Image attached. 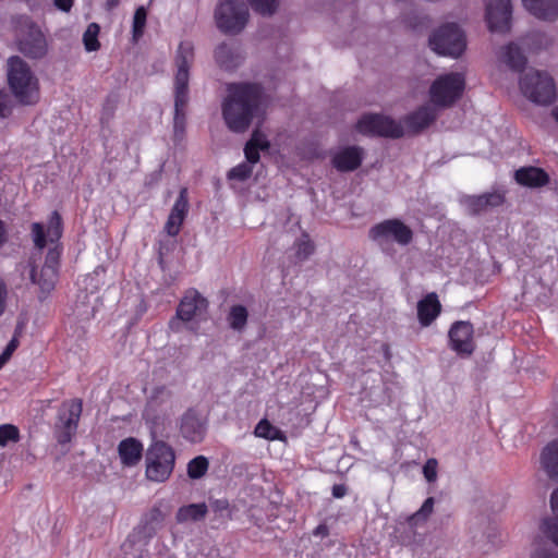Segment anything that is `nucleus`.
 <instances>
[{
  "label": "nucleus",
  "instance_id": "f257e3e1",
  "mask_svg": "<svg viewBox=\"0 0 558 558\" xmlns=\"http://www.w3.org/2000/svg\"><path fill=\"white\" fill-rule=\"evenodd\" d=\"M265 95L259 84H228L227 95L221 104L226 125L234 133H244L253 119L263 113Z\"/></svg>",
  "mask_w": 558,
  "mask_h": 558
},
{
  "label": "nucleus",
  "instance_id": "f03ea898",
  "mask_svg": "<svg viewBox=\"0 0 558 558\" xmlns=\"http://www.w3.org/2000/svg\"><path fill=\"white\" fill-rule=\"evenodd\" d=\"M194 63V46L190 41L180 43L174 57V117L173 131L177 138L185 133V108L189 102L190 69Z\"/></svg>",
  "mask_w": 558,
  "mask_h": 558
},
{
  "label": "nucleus",
  "instance_id": "7ed1b4c3",
  "mask_svg": "<svg viewBox=\"0 0 558 558\" xmlns=\"http://www.w3.org/2000/svg\"><path fill=\"white\" fill-rule=\"evenodd\" d=\"M7 74L9 87L21 105L33 106L39 101V81L24 60L17 56L11 57Z\"/></svg>",
  "mask_w": 558,
  "mask_h": 558
},
{
  "label": "nucleus",
  "instance_id": "20e7f679",
  "mask_svg": "<svg viewBox=\"0 0 558 558\" xmlns=\"http://www.w3.org/2000/svg\"><path fill=\"white\" fill-rule=\"evenodd\" d=\"M522 95L538 106H549L557 99V88L553 76L535 69L525 71L519 81Z\"/></svg>",
  "mask_w": 558,
  "mask_h": 558
},
{
  "label": "nucleus",
  "instance_id": "39448f33",
  "mask_svg": "<svg viewBox=\"0 0 558 558\" xmlns=\"http://www.w3.org/2000/svg\"><path fill=\"white\" fill-rule=\"evenodd\" d=\"M146 478L156 482H166L173 472L175 452L173 448L162 440L153 441L145 456Z\"/></svg>",
  "mask_w": 558,
  "mask_h": 558
},
{
  "label": "nucleus",
  "instance_id": "423d86ee",
  "mask_svg": "<svg viewBox=\"0 0 558 558\" xmlns=\"http://www.w3.org/2000/svg\"><path fill=\"white\" fill-rule=\"evenodd\" d=\"M248 17V9L243 0H221L215 9L216 25L225 34L241 33Z\"/></svg>",
  "mask_w": 558,
  "mask_h": 558
},
{
  "label": "nucleus",
  "instance_id": "0eeeda50",
  "mask_svg": "<svg viewBox=\"0 0 558 558\" xmlns=\"http://www.w3.org/2000/svg\"><path fill=\"white\" fill-rule=\"evenodd\" d=\"M464 87L465 78L461 73L439 75L430 85V101L437 107H450L462 96Z\"/></svg>",
  "mask_w": 558,
  "mask_h": 558
},
{
  "label": "nucleus",
  "instance_id": "6e6552de",
  "mask_svg": "<svg viewBox=\"0 0 558 558\" xmlns=\"http://www.w3.org/2000/svg\"><path fill=\"white\" fill-rule=\"evenodd\" d=\"M465 45L464 35L456 24L440 26L429 38L430 48L441 56L458 58Z\"/></svg>",
  "mask_w": 558,
  "mask_h": 558
},
{
  "label": "nucleus",
  "instance_id": "1a4fd4ad",
  "mask_svg": "<svg viewBox=\"0 0 558 558\" xmlns=\"http://www.w3.org/2000/svg\"><path fill=\"white\" fill-rule=\"evenodd\" d=\"M208 301L196 290L190 289L179 303L175 317L169 322V328L174 331H181L182 323H189L206 314Z\"/></svg>",
  "mask_w": 558,
  "mask_h": 558
},
{
  "label": "nucleus",
  "instance_id": "9d476101",
  "mask_svg": "<svg viewBox=\"0 0 558 558\" xmlns=\"http://www.w3.org/2000/svg\"><path fill=\"white\" fill-rule=\"evenodd\" d=\"M369 238L379 245L395 242L407 246L413 240V231L400 219H386L371 228Z\"/></svg>",
  "mask_w": 558,
  "mask_h": 558
},
{
  "label": "nucleus",
  "instance_id": "9b49d317",
  "mask_svg": "<svg viewBox=\"0 0 558 558\" xmlns=\"http://www.w3.org/2000/svg\"><path fill=\"white\" fill-rule=\"evenodd\" d=\"M83 411V403L80 399L64 401L58 413L56 422V437L59 444H69L76 434L78 421Z\"/></svg>",
  "mask_w": 558,
  "mask_h": 558
},
{
  "label": "nucleus",
  "instance_id": "f8f14e48",
  "mask_svg": "<svg viewBox=\"0 0 558 558\" xmlns=\"http://www.w3.org/2000/svg\"><path fill=\"white\" fill-rule=\"evenodd\" d=\"M356 130L364 135L400 137L403 135L401 123L383 114H365L356 123Z\"/></svg>",
  "mask_w": 558,
  "mask_h": 558
},
{
  "label": "nucleus",
  "instance_id": "ddd939ff",
  "mask_svg": "<svg viewBox=\"0 0 558 558\" xmlns=\"http://www.w3.org/2000/svg\"><path fill=\"white\" fill-rule=\"evenodd\" d=\"M485 19L492 32H509L512 19L511 0H485Z\"/></svg>",
  "mask_w": 558,
  "mask_h": 558
},
{
  "label": "nucleus",
  "instance_id": "4468645a",
  "mask_svg": "<svg viewBox=\"0 0 558 558\" xmlns=\"http://www.w3.org/2000/svg\"><path fill=\"white\" fill-rule=\"evenodd\" d=\"M473 326L469 322H456L449 330L450 347L459 354L470 355L474 351Z\"/></svg>",
  "mask_w": 558,
  "mask_h": 558
},
{
  "label": "nucleus",
  "instance_id": "2eb2a0df",
  "mask_svg": "<svg viewBox=\"0 0 558 558\" xmlns=\"http://www.w3.org/2000/svg\"><path fill=\"white\" fill-rule=\"evenodd\" d=\"M19 49L28 58L39 59L47 53V41L38 27L31 26L19 40Z\"/></svg>",
  "mask_w": 558,
  "mask_h": 558
},
{
  "label": "nucleus",
  "instance_id": "dca6fc26",
  "mask_svg": "<svg viewBox=\"0 0 558 558\" xmlns=\"http://www.w3.org/2000/svg\"><path fill=\"white\" fill-rule=\"evenodd\" d=\"M364 151L359 146H347L332 154V166L340 172H350L357 169L363 160Z\"/></svg>",
  "mask_w": 558,
  "mask_h": 558
},
{
  "label": "nucleus",
  "instance_id": "f3484780",
  "mask_svg": "<svg viewBox=\"0 0 558 558\" xmlns=\"http://www.w3.org/2000/svg\"><path fill=\"white\" fill-rule=\"evenodd\" d=\"M460 202L468 213L475 215L488 208L500 206L505 202V196L500 192H489L482 195H464Z\"/></svg>",
  "mask_w": 558,
  "mask_h": 558
},
{
  "label": "nucleus",
  "instance_id": "a211bd4d",
  "mask_svg": "<svg viewBox=\"0 0 558 558\" xmlns=\"http://www.w3.org/2000/svg\"><path fill=\"white\" fill-rule=\"evenodd\" d=\"M189 210L187 190L185 187L180 190L179 196L168 216L165 225V231L170 236L179 234L181 226L186 217Z\"/></svg>",
  "mask_w": 558,
  "mask_h": 558
},
{
  "label": "nucleus",
  "instance_id": "6ab92c4d",
  "mask_svg": "<svg viewBox=\"0 0 558 558\" xmlns=\"http://www.w3.org/2000/svg\"><path fill=\"white\" fill-rule=\"evenodd\" d=\"M180 432L186 440L199 442L205 436L206 426L202 417L190 410L181 418Z\"/></svg>",
  "mask_w": 558,
  "mask_h": 558
},
{
  "label": "nucleus",
  "instance_id": "aec40b11",
  "mask_svg": "<svg viewBox=\"0 0 558 558\" xmlns=\"http://www.w3.org/2000/svg\"><path fill=\"white\" fill-rule=\"evenodd\" d=\"M441 304L436 293H428L417 303V317L422 326H429L440 314Z\"/></svg>",
  "mask_w": 558,
  "mask_h": 558
},
{
  "label": "nucleus",
  "instance_id": "412c9836",
  "mask_svg": "<svg viewBox=\"0 0 558 558\" xmlns=\"http://www.w3.org/2000/svg\"><path fill=\"white\" fill-rule=\"evenodd\" d=\"M118 452L124 466H134L142 459L143 445L136 438L129 437L120 441Z\"/></svg>",
  "mask_w": 558,
  "mask_h": 558
},
{
  "label": "nucleus",
  "instance_id": "4be33fe9",
  "mask_svg": "<svg viewBox=\"0 0 558 558\" xmlns=\"http://www.w3.org/2000/svg\"><path fill=\"white\" fill-rule=\"evenodd\" d=\"M524 8L537 19H558V0H522Z\"/></svg>",
  "mask_w": 558,
  "mask_h": 558
},
{
  "label": "nucleus",
  "instance_id": "5701e85b",
  "mask_svg": "<svg viewBox=\"0 0 558 558\" xmlns=\"http://www.w3.org/2000/svg\"><path fill=\"white\" fill-rule=\"evenodd\" d=\"M435 119V108L429 105H425L405 118V126L410 132L417 133L433 123Z\"/></svg>",
  "mask_w": 558,
  "mask_h": 558
},
{
  "label": "nucleus",
  "instance_id": "b1692460",
  "mask_svg": "<svg viewBox=\"0 0 558 558\" xmlns=\"http://www.w3.org/2000/svg\"><path fill=\"white\" fill-rule=\"evenodd\" d=\"M515 180L521 185L537 187L548 182V175L539 168L529 167L517 170Z\"/></svg>",
  "mask_w": 558,
  "mask_h": 558
},
{
  "label": "nucleus",
  "instance_id": "393cba45",
  "mask_svg": "<svg viewBox=\"0 0 558 558\" xmlns=\"http://www.w3.org/2000/svg\"><path fill=\"white\" fill-rule=\"evenodd\" d=\"M241 54L239 50L228 44H220L215 49V60L219 66L230 70L239 65L241 62Z\"/></svg>",
  "mask_w": 558,
  "mask_h": 558
},
{
  "label": "nucleus",
  "instance_id": "a878e982",
  "mask_svg": "<svg viewBox=\"0 0 558 558\" xmlns=\"http://www.w3.org/2000/svg\"><path fill=\"white\" fill-rule=\"evenodd\" d=\"M270 144L264 133L255 130L244 148L245 158L250 163H256L259 160V150H267Z\"/></svg>",
  "mask_w": 558,
  "mask_h": 558
},
{
  "label": "nucleus",
  "instance_id": "bb28decb",
  "mask_svg": "<svg viewBox=\"0 0 558 558\" xmlns=\"http://www.w3.org/2000/svg\"><path fill=\"white\" fill-rule=\"evenodd\" d=\"M541 464L550 478L558 480V439L549 442L543 449Z\"/></svg>",
  "mask_w": 558,
  "mask_h": 558
},
{
  "label": "nucleus",
  "instance_id": "cd10ccee",
  "mask_svg": "<svg viewBox=\"0 0 558 558\" xmlns=\"http://www.w3.org/2000/svg\"><path fill=\"white\" fill-rule=\"evenodd\" d=\"M499 59L502 63L508 65L514 71H520L526 63V58L521 49L513 43L505 46L499 53Z\"/></svg>",
  "mask_w": 558,
  "mask_h": 558
},
{
  "label": "nucleus",
  "instance_id": "c85d7f7f",
  "mask_svg": "<svg viewBox=\"0 0 558 558\" xmlns=\"http://www.w3.org/2000/svg\"><path fill=\"white\" fill-rule=\"evenodd\" d=\"M58 270L54 265H44L38 276L35 268L31 271V279L34 283H37L40 289L45 292H49L53 289L57 280Z\"/></svg>",
  "mask_w": 558,
  "mask_h": 558
},
{
  "label": "nucleus",
  "instance_id": "c756f323",
  "mask_svg": "<svg viewBox=\"0 0 558 558\" xmlns=\"http://www.w3.org/2000/svg\"><path fill=\"white\" fill-rule=\"evenodd\" d=\"M207 513V506L205 504H192L179 509L177 519L179 522L198 521Z\"/></svg>",
  "mask_w": 558,
  "mask_h": 558
},
{
  "label": "nucleus",
  "instance_id": "7c9ffc66",
  "mask_svg": "<svg viewBox=\"0 0 558 558\" xmlns=\"http://www.w3.org/2000/svg\"><path fill=\"white\" fill-rule=\"evenodd\" d=\"M530 558H558V550L542 536H536L532 543Z\"/></svg>",
  "mask_w": 558,
  "mask_h": 558
},
{
  "label": "nucleus",
  "instance_id": "2f4dec72",
  "mask_svg": "<svg viewBox=\"0 0 558 558\" xmlns=\"http://www.w3.org/2000/svg\"><path fill=\"white\" fill-rule=\"evenodd\" d=\"M248 313L243 305H234L228 314V323L233 330L241 331L245 328Z\"/></svg>",
  "mask_w": 558,
  "mask_h": 558
},
{
  "label": "nucleus",
  "instance_id": "473e14b6",
  "mask_svg": "<svg viewBox=\"0 0 558 558\" xmlns=\"http://www.w3.org/2000/svg\"><path fill=\"white\" fill-rule=\"evenodd\" d=\"M434 504L435 499L433 497H428L421 508L408 518L409 525L417 526L425 523L434 512Z\"/></svg>",
  "mask_w": 558,
  "mask_h": 558
},
{
  "label": "nucleus",
  "instance_id": "72a5a7b5",
  "mask_svg": "<svg viewBox=\"0 0 558 558\" xmlns=\"http://www.w3.org/2000/svg\"><path fill=\"white\" fill-rule=\"evenodd\" d=\"M158 530L154 526L145 523L143 520L140 525L131 533L128 538L132 539V542L142 544V546L147 547L149 541L157 534Z\"/></svg>",
  "mask_w": 558,
  "mask_h": 558
},
{
  "label": "nucleus",
  "instance_id": "f704fd0d",
  "mask_svg": "<svg viewBox=\"0 0 558 558\" xmlns=\"http://www.w3.org/2000/svg\"><path fill=\"white\" fill-rule=\"evenodd\" d=\"M119 558H148L147 547L126 538L121 546Z\"/></svg>",
  "mask_w": 558,
  "mask_h": 558
},
{
  "label": "nucleus",
  "instance_id": "c9c22d12",
  "mask_svg": "<svg viewBox=\"0 0 558 558\" xmlns=\"http://www.w3.org/2000/svg\"><path fill=\"white\" fill-rule=\"evenodd\" d=\"M100 27L97 23H90L83 34V44L87 52L97 51L100 48L98 35Z\"/></svg>",
  "mask_w": 558,
  "mask_h": 558
},
{
  "label": "nucleus",
  "instance_id": "e433bc0d",
  "mask_svg": "<svg viewBox=\"0 0 558 558\" xmlns=\"http://www.w3.org/2000/svg\"><path fill=\"white\" fill-rule=\"evenodd\" d=\"M209 462L206 457L198 456L187 463V475L192 480L203 477L208 471Z\"/></svg>",
  "mask_w": 558,
  "mask_h": 558
},
{
  "label": "nucleus",
  "instance_id": "4c0bfd02",
  "mask_svg": "<svg viewBox=\"0 0 558 558\" xmlns=\"http://www.w3.org/2000/svg\"><path fill=\"white\" fill-rule=\"evenodd\" d=\"M294 255L298 262L307 259L314 252V245L306 234H303L294 244Z\"/></svg>",
  "mask_w": 558,
  "mask_h": 558
},
{
  "label": "nucleus",
  "instance_id": "58836bf2",
  "mask_svg": "<svg viewBox=\"0 0 558 558\" xmlns=\"http://www.w3.org/2000/svg\"><path fill=\"white\" fill-rule=\"evenodd\" d=\"M539 530L547 539L558 547V518L544 519Z\"/></svg>",
  "mask_w": 558,
  "mask_h": 558
},
{
  "label": "nucleus",
  "instance_id": "ea45409f",
  "mask_svg": "<svg viewBox=\"0 0 558 558\" xmlns=\"http://www.w3.org/2000/svg\"><path fill=\"white\" fill-rule=\"evenodd\" d=\"M252 9L265 16L272 15L279 5V0H247Z\"/></svg>",
  "mask_w": 558,
  "mask_h": 558
},
{
  "label": "nucleus",
  "instance_id": "a19ab883",
  "mask_svg": "<svg viewBox=\"0 0 558 558\" xmlns=\"http://www.w3.org/2000/svg\"><path fill=\"white\" fill-rule=\"evenodd\" d=\"M146 9L144 7H138L133 16L132 32L134 40H137L140 37H142L146 25Z\"/></svg>",
  "mask_w": 558,
  "mask_h": 558
},
{
  "label": "nucleus",
  "instance_id": "79ce46f5",
  "mask_svg": "<svg viewBox=\"0 0 558 558\" xmlns=\"http://www.w3.org/2000/svg\"><path fill=\"white\" fill-rule=\"evenodd\" d=\"M62 234V221L61 216L53 211L50 216L49 223L47 227V236L50 242L58 241Z\"/></svg>",
  "mask_w": 558,
  "mask_h": 558
},
{
  "label": "nucleus",
  "instance_id": "37998d69",
  "mask_svg": "<svg viewBox=\"0 0 558 558\" xmlns=\"http://www.w3.org/2000/svg\"><path fill=\"white\" fill-rule=\"evenodd\" d=\"M254 434L260 438L275 440L278 438L279 429L272 426L267 420H262L256 425Z\"/></svg>",
  "mask_w": 558,
  "mask_h": 558
},
{
  "label": "nucleus",
  "instance_id": "c03bdc74",
  "mask_svg": "<svg viewBox=\"0 0 558 558\" xmlns=\"http://www.w3.org/2000/svg\"><path fill=\"white\" fill-rule=\"evenodd\" d=\"M20 439L19 428L12 424L0 425V446L4 447L10 441L16 442Z\"/></svg>",
  "mask_w": 558,
  "mask_h": 558
},
{
  "label": "nucleus",
  "instance_id": "a18cd8bd",
  "mask_svg": "<svg viewBox=\"0 0 558 558\" xmlns=\"http://www.w3.org/2000/svg\"><path fill=\"white\" fill-rule=\"evenodd\" d=\"M252 172L253 169L248 161L241 162L240 165L230 169L227 177L229 180L244 181L251 177Z\"/></svg>",
  "mask_w": 558,
  "mask_h": 558
},
{
  "label": "nucleus",
  "instance_id": "49530a36",
  "mask_svg": "<svg viewBox=\"0 0 558 558\" xmlns=\"http://www.w3.org/2000/svg\"><path fill=\"white\" fill-rule=\"evenodd\" d=\"M13 107L12 96L5 90H0V118H8L12 113Z\"/></svg>",
  "mask_w": 558,
  "mask_h": 558
},
{
  "label": "nucleus",
  "instance_id": "de8ad7c7",
  "mask_svg": "<svg viewBox=\"0 0 558 558\" xmlns=\"http://www.w3.org/2000/svg\"><path fill=\"white\" fill-rule=\"evenodd\" d=\"M163 519L165 517L162 511L157 508H154L143 518V521L159 530L162 525Z\"/></svg>",
  "mask_w": 558,
  "mask_h": 558
},
{
  "label": "nucleus",
  "instance_id": "09e8293b",
  "mask_svg": "<svg viewBox=\"0 0 558 558\" xmlns=\"http://www.w3.org/2000/svg\"><path fill=\"white\" fill-rule=\"evenodd\" d=\"M438 462L436 459H428L423 466V475L428 483H434L437 480Z\"/></svg>",
  "mask_w": 558,
  "mask_h": 558
},
{
  "label": "nucleus",
  "instance_id": "8fccbe9b",
  "mask_svg": "<svg viewBox=\"0 0 558 558\" xmlns=\"http://www.w3.org/2000/svg\"><path fill=\"white\" fill-rule=\"evenodd\" d=\"M32 233H33L35 245L38 248H43L46 245V235H45L44 227L38 222L33 223Z\"/></svg>",
  "mask_w": 558,
  "mask_h": 558
},
{
  "label": "nucleus",
  "instance_id": "3c124183",
  "mask_svg": "<svg viewBox=\"0 0 558 558\" xmlns=\"http://www.w3.org/2000/svg\"><path fill=\"white\" fill-rule=\"evenodd\" d=\"M17 345H19V342H17V340L15 338H13L8 343L7 348L4 349V351L0 355V367L1 368L9 361V359L12 355V353L16 350Z\"/></svg>",
  "mask_w": 558,
  "mask_h": 558
},
{
  "label": "nucleus",
  "instance_id": "603ef678",
  "mask_svg": "<svg viewBox=\"0 0 558 558\" xmlns=\"http://www.w3.org/2000/svg\"><path fill=\"white\" fill-rule=\"evenodd\" d=\"M57 9L63 12H69L73 5V0H53Z\"/></svg>",
  "mask_w": 558,
  "mask_h": 558
},
{
  "label": "nucleus",
  "instance_id": "864d4df0",
  "mask_svg": "<svg viewBox=\"0 0 558 558\" xmlns=\"http://www.w3.org/2000/svg\"><path fill=\"white\" fill-rule=\"evenodd\" d=\"M9 241V231L4 221L0 219V247Z\"/></svg>",
  "mask_w": 558,
  "mask_h": 558
},
{
  "label": "nucleus",
  "instance_id": "5fc2aeb1",
  "mask_svg": "<svg viewBox=\"0 0 558 558\" xmlns=\"http://www.w3.org/2000/svg\"><path fill=\"white\" fill-rule=\"evenodd\" d=\"M345 494H347V488L344 485H333L332 496L335 498H342Z\"/></svg>",
  "mask_w": 558,
  "mask_h": 558
},
{
  "label": "nucleus",
  "instance_id": "6e6d98bb",
  "mask_svg": "<svg viewBox=\"0 0 558 558\" xmlns=\"http://www.w3.org/2000/svg\"><path fill=\"white\" fill-rule=\"evenodd\" d=\"M47 264L54 265V267L57 268V266H58V253L57 252L49 251V253L47 254L45 265H47Z\"/></svg>",
  "mask_w": 558,
  "mask_h": 558
},
{
  "label": "nucleus",
  "instance_id": "4d7b16f0",
  "mask_svg": "<svg viewBox=\"0 0 558 558\" xmlns=\"http://www.w3.org/2000/svg\"><path fill=\"white\" fill-rule=\"evenodd\" d=\"M7 296L5 286L0 281V314H2L4 310V302Z\"/></svg>",
  "mask_w": 558,
  "mask_h": 558
},
{
  "label": "nucleus",
  "instance_id": "13d9d810",
  "mask_svg": "<svg viewBox=\"0 0 558 558\" xmlns=\"http://www.w3.org/2000/svg\"><path fill=\"white\" fill-rule=\"evenodd\" d=\"M550 502L553 510L558 512V488L551 494Z\"/></svg>",
  "mask_w": 558,
  "mask_h": 558
},
{
  "label": "nucleus",
  "instance_id": "bf43d9fd",
  "mask_svg": "<svg viewBox=\"0 0 558 558\" xmlns=\"http://www.w3.org/2000/svg\"><path fill=\"white\" fill-rule=\"evenodd\" d=\"M120 0H107L106 1V9L107 10H113L119 5Z\"/></svg>",
  "mask_w": 558,
  "mask_h": 558
},
{
  "label": "nucleus",
  "instance_id": "052dcab7",
  "mask_svg": "<svg viewBox=\"0 0 558 558\" xmlns=\"http://www.w3.org/2000/svg\"><path fill=\"white\" fill-rule=\"evenodd\" d=\"M551 116L558 122V105L551 110Z\"/></svg>",
  "mask_w": 558,
  "mask_h": 558
},
{
  "label": "nucleus",
  "instance_id": "680f3d73",
  "mask_svg": "<svg viewBox=\"0 0 558 558\" xmlns=\"http://www.w3.org/2000/svg\"><path fill=\"white\" fill-rule=\"evenodd\" d=\"M323 530H325V527H324V526H318V527L316 529V532H315V533H316V534H318V533H323Z\"/></svg>",
  "mask_w": 558,
  "mask_h": 558
},
{
  "label": "nucleus",
  "instance_id": "e2e57ef3",
  "mask_svg": "<svg viewBox=\"0 0 558 558\" xmlns=\"http://www.w3.org/2000/svg\"><path fill=\"white\" fill-rule=\"evenodd\" d=\"M323 530H325V527H324V526H318V527L316 529V532H315V533H316V534H318V533H323Z\"/></svg>",
  "mask_w": 558,
  "mask_h": 558
}]
</instances>
